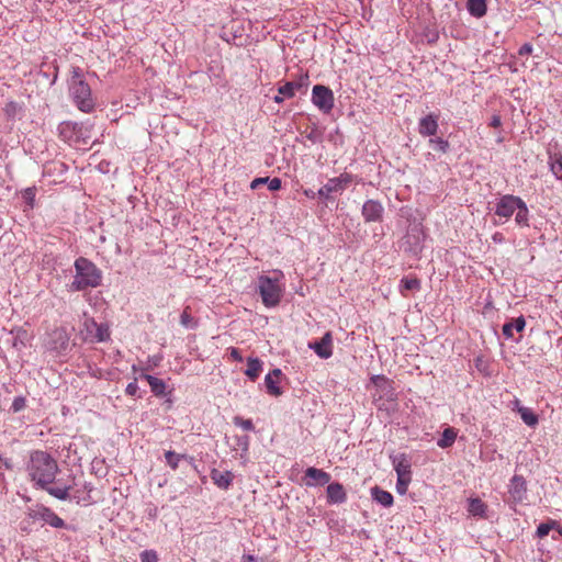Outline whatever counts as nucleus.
<instances>
[{
	"label": "nucleus",
	"instance_id": "41",
	"mask_svg": "<svg viewBox=\"0 0 562 562\" xmlns=\"http://www.w3.org/2000/svg\"><path fill=\"white\" fill-rule=\"evenodd\" d=\"M26 405V402H25V398L22 397V396H18L13 400V403L11 405V409L14 412V413H18L20 411H22Z\"/></svg>",
	"mask_w": 562,
	"mask_h": 562
},
{
	"label": "nucleus",
	"instance_id": "39",
	"mask_svg": "<svg viewBox=\"0 0 562 562\" xmlns=\"http://www.w3.org/2000/svg\"><path fill=\"white\" fill-rule=\"evenodd\" d=\"M234 424L248 431H251L255 428L251 419H244L240 416L234 417Z\"/></svg>",
	"mask_w": 562,
	"mask_h": 562
},
{
	"label": "nucleus",
	"instance_id": "38",
	"mask_svg": "<svg viewBox=\"0 0 562 562\" xmlns=\"http://www.w3.org/2000/svg\"><path fill=\"white\" fill-rule=\"evenodd\" d=\"M35 195H36V189H35L34 187H32V188H26V189L23 191V199L25 200V202L27 203V205H29L30 207H33V206H34Z\"/></svg>",
	"mask_w": 562,
	"mask_h": 562
},
{
	"label": "nucleus",
	"instance_id": "43",
	"mask_svg": "<svg viewBox=\"0 0 562 562\" xmlns=\"http://www.w3.org/2000/svg\"><path fill=\"white\" fill-rule=\"evenodd\" d=\"M19 110V105L16 102H9L5 104L4 111L8 114V116H14Z\"/></svg>",
	"mask_w": 562,
	"mask_h": 562
},
{
	"label": "nucleus",
	"instance_id": "3",
	"mask_svg": "<svg viewBox=\"0 0 562 562\" xmlns=\"http://www.w3.org/2000/svg\"><path fill=\"white\" fill-rule=\"evenodd\" d=\"M257 289L266 307L278 306L285 290L284 273L281 270H273L269 274H260L257 279Z\"/></svg>",
	"mask_w": 562,
	"mask_h": 562
},
{
	"label": "nucleus",
	"instance_id": "28",
	"mask_svg": "<svg viewBox=\"0 0 562 562\" xmlns=\"http://www.w3.org/2000/svg\"><path fill=\"white\" fill-rule=\"evenodd\" d=\"M420 281L417 278H403L400 284V292L403 296H407V291H418Z\"/></svg>",
	"mask_w": 562,
	"mask_h": 562
},
{
	"label": "nucleus",
	"instance_id": "5",
	"mask_svg": "<svg viewBox=\"0 0 562 562\" xmlns=\"http://www.w3.org/2000/svg\"><path fill=\"white\" fill-rule=\"evenodd\" d=\"M425 234L419 225H413L404 236L401 248L414 257H418L424 248Z\"/></svg>",
	"mask_w": 562,
	"mask_h": 562
},
{
	"label": "nucleus",
	"instance_id": "58",
	"mask_svg": "<svg viewBox=\"0 0 562 562\" xmlns=\"http://www.w3.org/2000/svg\"><path fill=\"white\" fill-rule=\"evenodd\" d=\"M160 358H157V359H153V362H154V366H157L158 362H159Z\"/></svg>",
	"mask_w": 562,
	"mask_h": 562
},
{
	"label": "nucleus",
	"instance_id": "55",
	"mask_svg": "<svg viewBox=\"0 0 562 562\" xmlns=\"http://www.w3.org/2000/svg\"><path fill=\"white\" fill-rule=\"evenodd\" d=\"M284 98H285V97H283L282 94H278V95H276V97L273 98V101H274L276 103H279V104H280V103H282V102H283Z\"/></svg>",
	"mask_w": 562,
	"mask_h": 562
},
{
	"label": "nucleus",
	"instance_id": "7",
	"mask_svg": "<svg viewBox=\"0 0 562 562\" xmlns=\"http://www.w3.org/2000/svg\"><path fill=\"white\" fill-rule=\"evenodd\" d=\"M310 86L308 74H301L295 80L288 81L278 88L279 94L285 98H293L295 92L306 93Z\"/></svg>",
	"mask_w": 562,
	"mask_h": 562
},
{
	"label": "nucleus",
	"instance_id": "45",
	"mask_svg": "<svg viewBox=\"0 0 562 562\" xmlns=\"http://www.w3.org/2000/svg\"><path fill=\"white\" fill-rule=\"evenodd\" d=\"M268 181H269V177H265V178H256L251 181L250 183V188L252 190H256L257 188H259L260 186L262 184H268Z\"/></svg>",
	"mask_w": 562,
	"mask_h": 562
},
{
	"label": "nucleus",
	"instance_id": "25",
	"mask_svg": "<svg viewBox=\"0 0 562 562\" xmlns=\"http://www.w3.org/2000/svg\"><path fill=\"white\" fill-rule=\"evenodd\" d=\"M457 436V429L453 427H447L442 431L441 438L437 441V446L442 449L449 448L454 443Z\"/></svg>",
	"mask_w": 562,
	"mask_h": 562
},
{
	"label": "nucleus",
	"instance_id": "18",
	"mask_svg": "<svg viewBox=\"0 0 562 562\" xmlns=\"http://www.w3.org/2000/svg\"><path fill=\"white\" fill-rule=\"evenodd\" d=\"M392 463L396 474L412 472V462L408 456L400 453L392 457Z\"/></svg>",
	"mask_w": 562,
	"mask_h": 562
},
{
	"label": "nucleus",
	"instance_id": "52",
	"mask_svg": "<svg viewBox=\"0 0 562 562\" xmlns=\"http://www.w3.org/2000/svg\"><path fill=\"white\" fill-rule=\"evenodd\" d=\"M97 337L100 341H103L106 338L105 331L101 327L98 328Z\"/></svg>",
	"mask_w": 562,
	"mask_h": 562
},
{
	"label": "nucleus",
	"instance_id": "30",
	"mask_svg": "<svg viewBox=\"0 0 562 562\" xmlns=\"http://www.w3.org/2000/svg\"><path fill=\"white\" fill-rule=\"evenodd\" d=\"M550 169L552 173L558 178L562 179V155L553 154L549 158Z\"/></svg>",
	"mask_w": 562,
	"mask_h": 562
},
{
	"label": "nucleus",
	"instance_id": "1",
	"mask_svg": "<svg viewBox=\"0 0 562 562\" xmlns=\"http://www.w3.org/2000/svg\"><path fill=\"white\" fill-rule=\"evenodd\" d=\"M26 471L35 487L45 490L50 496L60 501L70 498L75 477L71 479L70 484H61V481L58 480L57 485L53 486L59 468L57 461L48 452L42 450L31 452Z\"/></svg>",
	"mask_w": 562,
	"mask_h": 562
},
{
	"label": "nucleus",
	"instance_id": "46",
	"mask_svg": "<svg viewBox=\"0 0 562 562\" xmlns=\"http://www.w3.org/2000/svg\"><path fill=\"white\" fill-rule=\"evenodd\" d=\"M532 49H533V48H532V45H531V44H529V43H526V44H524V45L519 48L518 54H519L520 56L530 55V54L532 53Z\"/></svg>",
	"mask_w": 562,
	"mask_h": 562
},
{
	"label": "nucleus",
	"instance_id": "47",
	"mask_svg": "<svg viewBox=\"0 0 562 562\" xmlns=\"http://www.w3.org/2000/svg\"><path fill=\"white\" fill-rule=\"evenodd\" d=\"M408 483L396 481V491L401 495H405L408 490Z\"/></svg>",
	"mask_w": 562,
	"mask_h": 562
},
{
	"label": "nucleus",
	"instance_id": "61",
	"mask_svg": "<svg viewBox=\"0 0 562 562\" xmlns=\"http://www.w3.org/2000/svg\"><path fill=\"white\" fill-rule=\"evenodd\" d=\"M132 369H133L134 372L137 371L136 366H133Z\"/></svg>",
	"mask_w": 562,
	"mask_h": 562
},
{
	"label": "nucleus",
	"instance_id": "27",
	"mask_svg": "<svg viewBox=\"0 0 562 562\" xmlns=\"http://www.w3.org/2000/svg\"><path fill=\"white\" fill-rule=\"evenodd\" d=\"M486 509L487 506L481 498H471L469 501L468 512L471 515L484 518L486 516Z\"/></svg>",
	"mask_w": 562,
	"mask_h": 562
},
{
	"label": "nucleus",
	"instance_id": "11",
	"mask_svg": "<svg viewBox=\"0 0 562 562\" xmlns=\"http://www.w3.org/2000/svg\"><path fill=\"white\" fill-rule=\"evenodd\" d=\"M310 348L315 351V353L322 359H328L333 355V337L329 331H327L321 340L311 342Z\"/></svg>",
	"mask_w": 562,
	"mask_h": 562
},
{
	"label": "nucleus",
	"instance_id": "50",
	"mask_svg": "<svg viewBox=\"0 0 562 562\" xmlns=\"http://www.w3.org/2000/svg\"><path fill=\"white\" fill-rule=\"evenodd\" d=\"M502 124L499 115H493L490 125L494 128L499 127Z\"/></svg>",
	"mask_w": 562,
	"mask_h": 562
},
{
	"label": "nucleus",
	"instance_id": "33",
	"mask_svg": "<svg viewBox=\"0 0 562 562\" xmlns=\"http://www.w3.org/2000/svg\"><path fill=\"white\" fill-rule=\"evenodd\" d=\"M184 454L176 453L175 451H166L165 452V459L167 464L172 469L177 470L179 467V462L184 459Z\"/></svg>",
	"mask_w": 562,
	"mask_h": 562
},
{
	"label": "nucleus",
	"instance_id": "60",
	"mask_svg": "<svg viewBox=\"0 0 562 562\" xmlns=\"http://www.w3.org/2000/svg\"><path fill=\"white\" fill-rule=\"evenodd\" d=\"M555 528H558L559 533L562 536V527H559V526L557 525V527H555Z\"/></svg>",
	"mask_w": 562,
	"mask_h": 562
},
{
	"label": "nucleus",
	"instance_id": "29",
	"mask_svg": "<svg viewBox=\"0 0 562 562\" xmlns=\"http://www.w3.org/2000/svg\"><path fill=\"white\" fill-rule=\"evenodd\" d=\"M337 192H341V190L339 189V186L336 183L335 179L331 178L329 179L326 184H324L317 192V194L321 196V198H324V199H329L330 194L331 193H337Z\"/></svg>",
	"mask_w": 562,
	"mask_h": 562
},
{
	"label": "nucleus",
	"instance_id": "56",
	"mask_svg": "<svg viewBox=\"0 0 562 562\" xmlns=\"http://www.w3.org/2000/svg\"><path fill=\"white\" fill-rule=\"evenodd\" d=\"M513 405H514L513 409H514V411H517V412H518V407H522V406L520 405L519 400H517V398L513 402Z\"/></svg>",
	"mask_w": 562,
	"mask_h": 562
},
{
	"label": "nucleus",
	"instance_id": "23",
	"mask_svg": "<svg viewBox=\"0 0 562 562\" xmlns=\"http://www.w3.org/2000/svg\"><path fill=\"white\" fill-rule=\"evenodd\" d=\"M371 494H372L373 499L376 503L381 504L382 506L390 507L393 505V496L390 492L384 491L378 486H374L371 490Z\"/></svg>",
	"mask_w": 562,
	"mask_h": 562
},
{
	"label": "nucleus",
	"instance_id": "36",
	"mask_svg": "<svg viewBox=\"0 0 562 562\" xmlns=\"http://www.w3.org/2000/svg\"><path fill=\"white\" fill-rule=\"evenodd\" d=\"M334 179L342 192L352 182L353 177L348 172H344L339 177H336Z\"/></svg>",
	"mask_w": 562,
	"mask_h": 562
},
{
	"label": "nucleus",
	"instance_id": "26",
	"mask_svg": "<svg viewBox=\"0 0 562 562\" xmlns=\"http://www.w3.org/2000/svg\"><path fill=\"white\" fill-rule=\"evenodd\" d=\"M143 378L148 382L151 392L156 396H164L166 392V383L156 376L144 374Z\"/></svg>",
	"mask_w": 562,
	"mask_h": 562
},
{
	"label": "nucleus",
	"instance_id": "14",
	"mask_svg": "<svg viewBox=\"0 0 562 562\" xmlns=\"http://www.w3.org/2000/svg\"><path fill=\"white\" fill-rule=\"evenodd\" d=\"M81 127L77 123L63 122L58 126V133L61 139L68 143H76Z\"/></svg>",
	"mask_w": 562,
	"mask_h": 562
},
{
	"label": "nucleus",
	"instance_id": "17",
	"mask_svg": "<svg viewBox=\"0 0 562 562\" xmlns=\"http://www.w3.org/2000/svg\"><path fill=\"white\" fill-rule=\"evenodd\" d=\"M40 517L54 528H64L65 521L55 512L48 507H43L38 512Z\"/></svg>",
	"mask_w": 562,
	"mask_h": 562
},
{
	"label": "nucleus",
	"instance_id": "24",
	"mask_svg": "<svg viewBox=\"0 0 562 562\" xmlns=\"http://www.w3.org/2000/svg\"><path fill=\"white\" fill-rule=\"evenodd\" d=\"M180 324L187 329H195L199 326V318L192 315L191 306H184L180 315Z\"/></svg>",
	"mask_w": 562,
	"mask_h": 562
},
{
	"label": "nucleus",
	"instance_id": "4",
	"mask_svg": "<svg viewBox=\"0 0 562 562\" xmlns=\"http://www.w3.org/2000/svg\"><path fill=\"white\" fill-rule=\"evenodd\" d=\"M69 92L80 111L89 113L93 110L94 102L91 95V89L83 78L82 69L79 67H72L69 80Z\"/></svg>",
	"mask_w": 562,
	"mask_h": 562
},
{
	"label": "nucleus",
	"instance_id": "40",
	"mask_svg": "<svg viewBox=\"0 0 562 562\" xmlns=\"http://www.w3.org/2000/svg\"><path fill=\"white\" fill-rule=\"evenodd\" d=\"M142 562H158L157 552L154 550H145L140 553Z\"/></svg>",
	"mask_w": 562,
	"mask_h": 562
},
{
	"label": "nucleus",
	"instance_id": "20",
	"mask_svg": "<svg viewBox=\"0 0 562 562\" xmlns=\"http://www.w3.org/2000/svg\"><path fill=\"white\" fill-rule=\"evenodd\" d=\"M467 9L474 18H482L486 14L487 5L485 0H468Z\"/></svg>",
	"mask_w": 562,
	"mask_h": 562
},
{
	"label": "nucleus",
	"instance_id": "16",
	"mask_svg": "<svg viewBox=\"0 0 562 562\" xmlns=\"http://www.w3.org/2000/svg\"><path fill=\"white\" fill-rule=\"evenodd\" d=\"M327 498L329 503H344L347 498L344 486L340 483H329L327 486Z\"/></svg>",
	"mask_w": 562,
	"mask_h": 562
},
{
	"label": "nucleus",
	"instance_id": "13",
	"mask_svg": "<svg viewBox=\"0 0 562 562\" xmlns=\"http://www.w3.org/2000/svg\"><path fill=\"white\" fill-rule=\"evenodd\" d=\"M281 375L280 369H273L265 376V386L269 395L278 397L283 393L280 386Z\"/></svg>",
	"mask_w": 562,
	"mask_h": 562
},
{
	"label": "nucleus",
	"instance_id": "44",
	"mask_svg": "<svg viewBox=\"0 0 562 562\" xmlns=\"http://www.w3.org/2000/svg\"><path fill=\"white\" fill-rule=\"evenodd\" d=\"M138 389H139V387H138V384H137V382H136V380H135V381H133V382H131V383H128V384H127V386H126V389H125V392H126V394H127V395H130V396H136V395H137V392H138Z\"/></svg>",
	"mask_w": 562,
	"mask_h": 562
},
{
	"label": "nucleus",
	"instance_id": "48",
	"mask_svg": "<svg viewBox=\"0 0 562 562\" xmlns=\"http://www.w3.org/2000/svg\"><path fill=\"white\" fill-rule=\"evenodd\" d=\"M229 355H231L232 359H234L235 361H239V362L243 361L240 351L237 348L232 347L229 349Z\"/></svg>",
	"mask_w": 562,
	"mask_h": 562
},
{
	"label": "nucleus",
	"instance_id": "51",
	"mask_svg": "<svg viewBox=\"0 0 562 562\" xmlns=\"http://www.w3.org/2000/svg\"><path fill=\"white\" fill-rule=\"evenodd\" d=\"M371 381L374 385H380L381 382H385L386 381V378L383 376V375H373L371 378Z\"/></svg>",
	"mask_w": 562,
	"mask_h": 562
},
{
	"label": "nucleus",
	"instance_id": "2",
	"mask_svg": "<svg viewBox=\"0 0 562 562\" xmlns=\"http://www.w3.org/2000/svg\"><path fill=\"white\" fill-rule=\"evenodd\" d=\"M74 268V280L69 284L70 292H83L99 288L102 284L103 273L90 259L86 257L77 258Z\"/></svg>",
	"mask_w": 562,
	"mask_h": 562
},
{
	"label": "nucleus",
	"instance_id": "35",
	"mask_svg": "<svg viewBox=\"0 0 562 562\" xmlns=\"http://www.w3.org/2000/svg\"><path fill=\"white\" fill-rule=\"evenodd\" d=\"M557 527V521L550 520L548 522L540 524L537 528V536L544 538L549 532Z\"/></svg>",
	"mask_w": 562,
	"mask_h": 562
},
{
	"label": "nucleus",
	"instance_id": "9",
	"mask_svg": "<svg viewBox=\"0 0 562 562\" xmlns=\"http://www.w3.org/2000/svg\"><path fill=\"white\" fill-rule=\"evenodd\" d=\"M508 493L515 503H522L527 498V482L524 476L516 474L512 477Z\"/></svg>",
	"mask_w": 562,
	"mask_h": 562
},
{
	"label": "nucleus",
	"instance_id": "57",
	"mask_svg": "<svg viewBox=\"0 0 562 562\" xmlns=\"http://www.w3.org/2000/svg\"><path fill=\"white\" fill-rule=\"evenodd\" d=\"M257 562H277L274 559L273 560H267V559H260V560H257Z\"/></svg>",
	"mask_w": 562,
	"mask_h": 562
},
{
	"label": "nucleus",
	"instance_id": "42",
	"mask_svg": "<svg viewBox=\"0 0 562 562\" xmlns=\"http://www.w3.org/2000/svg\"><path fill=\"white\" fill-rule=\"evenodd\" d=\"M282 187V181L280 178H272L270 179L269 178V181H268V188L270 191H278L280 190Z\"/></svg>",
	"mask_w": 562,
	"mask_h": 562
},
{
	"label": "nucleus",
	"instance_id": "10",
	"mask_svg": "<svg viewBox=\"0 0 562 562\" xmlns=\"http://www.w3.org/2000/svg\"><path fill=\"white\" fill-rule=\"evenodd\" d=\"M438 121L439 114L437 113H429L423 116L418 122V133L424 137L435 136L439 128Z\"/></svg>",
	"mask_w": 562,
	"mask_h": 562
},
{
	"label": "nucleus",
	"instance_id": "31",
	"mask_svg": "<svg viewBox=\"0 0 562 562\" xmlns=\"http://www.w3.org/2000/svg\"><path fill=\"white\" fill-rule=\"evenodd\" d=\"M516 216H515V221L516 223L519 225V226H528V216H529V211H528V207L526 205V203L521 200V203H519V206H517V210H516Z\"/></svg>",
	"mask_w": 562,
	"mask_h": 562
},
{
	"label": "nucleus",
	"instance_id": "34",
	"mask_svg": "<svg viewBox=\"0 0 562 562\" xmlns=\"http://www.w3.org/2000/svg\"><path fill=\"white\" fill-rule=\"evenodd\" d=\"M429 145L432 146L434 149L442 154H446L450 147L449 142L441 137L430 138Z\"/></svg>",
	"mask_w": 562,
	"mask_h": 562
},
{
	"label": "nucleus",
	"instance_id": "49",
	"mask_svg": "<svg viewBox=\"0 0 562 562\" xmlns=\"http://www.w3.org/2000/svg\"><path fill=\"white\" fill-rule=\"evenodd\" d=\"M397 475V481L400 482H405V483H411L412 481V472L409 473H400V474H396Z\"/></svg>",
	"mask_w": 562,
	"mask_h": 562
},
{
	"label": "nucleus",
	"instance_id": "12",
	"mask_svg": "<svg viewBox=\"0 0 562 562\" xmlns=\"http://www.w3.org/2000/svg\"><path fill=\"white\" fill-rule=\"evenodd\" d=\"M383 206L379 201L368 200L362 206V216L366 222H381L383 216Z\"/></svg>",
	"mask_w": 562,
	"mask_h": 562
},
{
	"label": "nucleus",
	"instance_id": "8",
	"mask_svg": "<svg viewBox=\"0 0 562 562\" xmlns=\"http://www.w3.org/2000/svg\"><path fill=\"white\" fill-rule=\"evenodd\" d=\"M519 203H521V199L519 196L513 194L503 195L496 203L495 214L508 220L516 212Z\"/></svg>",
	"mask_w": 562,
	"mask_h": 562
},
{
	"label": "nucleus",
	"instance_id": "15",
	"mask_svg": "<svg viewBox=\"0 0 562 562\" xmlns=\"http://www.w3.org/2000/svg\"><path fill=\"white\" fill-rule=\"evenodd\" d=\"M213 483L221 490H228L234 481V473L231 471L221 472L217 469H212L210 473Z\"/></svg>",
	"mask_w": 562,
	"mask_h": 562
},
{
	"label": "nucleus",
	"instance_id": "54",
	"mask_svg": "<svg viewBox=\"0 0 562 562\" xmlns=\"http://www.w3.org/2000/svg\"><path fill=\"white\" fill-rule=\"evenodd\" d=\"M243 562H257V559L251 554H247L243 557Z\"/></svg>",
	"mask_w": 562,
	"mask_h": 562
},
{
	"label": "nucleus",
	"instance_id": "22",
	"mask_svg": "<svg viewBox=\"0 0 562 562\" xmlns=\"http://www.w3.org/2000/svg\"><path fill=\"white\" fill-rule=\"evenodd\" d=\"M305 476L319 485L328 484L330 481V475L327 472L316 468L306 469Z\"/></svg>",
	"mask_w": 562,
	"mask_h": 562
},
{
	"label": "nucleus",
	"instance_id": "59",
	"mask_svg": "<svg viewBox=\"0 0 562 562\" xmlns=\"http://www.w3.org/2000/svg\"><path fill=\"white\" fill-rule=\"evenodd\" d=\"M160 358H157V359H153V362H154V366H157L158 362H159Z\"/></svg>",
	"mask_w": 562,
	"mask_h": 562
},
{
	"label": "nucleus",
	"instance_id": "37",
	"mask_svg": "<svg viewBox=\"0 0 562 562\" xmlns=\"http://www.w3.org/2000/svg\"><path fill=\"white\" fill-rule=\"evenodd\" d=\"M248 447H249V438H247V437L235 438V446L233 448L235 451L240 450L241 456H243L248 451Z\"/></svg>",
	"mask_w": 562,
	"mask_h": 562
},
{
	"label": "nucleus",
	"instance_id": "21",
	"mask_svg": "<svg viewBox=\"0 0 562 562\" xmlns=\"http://www.w3.org/2000/svg\"><path fill=\"white\" fill-rule=\"evenodd\" d=\"M262 361L258 358H248L245 374L251 381H256L262 371Z\"/></svg>",
	"mask_w": 562,
	"mask_h": 562
},
{
	"label": "nucleus",
	"instance_id": "32",
	"mask_svg": "<svg viewBox=\"0 0 562 562\" xmlns=\"http://www.w3.org/2000/svg\"><path fill=\"white\" fill-rule=\"evenodd\" d=\"M518 413L526 425L535 427L538 424V416L530 408L518 407Z\"/></svg>",
	"mask_w": 562,
	"mask_h": 562
},
{
	"label": "nucleus",
	"instance_id": "6",
	"mask_svg": "<svg viewBox=\"0 0 562 562\" xmlns=\"http://www.w3.org/2000/svg\"><path fill=\"white\" fill-rule=\"evenodd\" d=\"M312 103L323 113L328 114L335 105L333 91L323 85H315L312 90Z\"/></svg>",
	"mask_w": 562,
	"mask_h": 562
},
{
	"label": "nucleus",
	"instance_id": "53",
	"mask_svg": "<svg viewBox=\"0 0 562 562\" xmlns=\"http://www.w3.org/2000/svg\"><path fill=\"white\" fill-rule=\"evenodd\" d=\"M304 194L310 198V199H315L316 195H318L316 192H314L313 190L311 189H306L304 190Z\"/></svg>",
	"mask_w": 562,
	"mask_h": 562
},
{
	"label": "nucleus",
	"instance_id": "19",
	"mask_svg": "<svg viewBox=\"0 0 562 562\" xmlns=\"http://www.w3.org/2000/svg\"><path fill=\"white\" fill-rule=\"evenodd\" d=\"M526 326V321L522 316H519L508 323H505L503 325V335L506 338H513L514 337V330L517 333H520L524 330Z\"/></svg>",
	"mask_w": 562,
	"mask_h": 562
}]
</instances>
